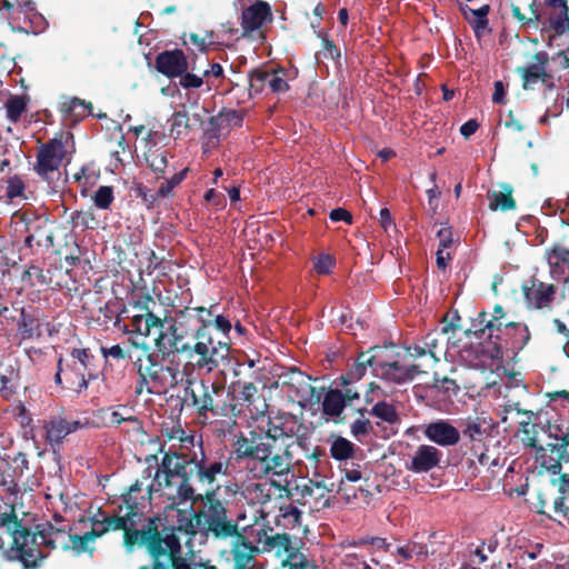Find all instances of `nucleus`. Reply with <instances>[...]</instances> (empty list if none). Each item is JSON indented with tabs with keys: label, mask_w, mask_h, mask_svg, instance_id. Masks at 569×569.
Segmentation results:
<instances>
[{
	"label": "nucleus",
	"mask_w": 569,
	"mask_h": 569,
	"mask_svg": "<svg viewBox=\"0 0 569 569\" xmlns=\"http://www.w3.org/2000/svg\"><path fill=\"white\" fill-rule=\"evenodd\" d=\"M133 366L139 375L137 393H141L143 388L149 393H160L177 387L180 381L179 370L164 366L152 353L143 352L133 361Z\"/></svg>",
	"instance_id": "9d476101"
},
{
	"label": "nucleus",
	"mask_w": 569,
	"mask_h": 569,
	"mask_svg": "<svg viewBox=\"0 0 569 569\" xmlns=\"http://www.w3.org/2000/svg\"><path fill=\"white\" fill-rule=\"evenodd\" d=\"M154 68L168 79H174L188 70L189 62L184 52L176 48L159 52L154 60Z\"/></svg>",
	"instance_id": "aec40b11"
},
{
	"label": "nucleus",
	"mask_w": 569,
	"mask_h": 569,
	"mask_svg": "<svg viewBox=\"0 0 569 569\" xmlns=\"http://www.w3.org/2000/svg\"><path fill=\"white\" fill-rule=\"evenodd\" d=\"M306 430L307 426L292 413L268 417L266 426L259 425L248 436L243 432L234 436L231 456H234L236 461H246V470L252 479L287 476L293 460L292 445L284 443L283 449L277 452L276 443L279 440H292Z\"/></svg>",
	"instance_id": "7ed1b4c3"
},
{
	"label": "nucleus",
	"mask_w": 569,
	"mask_h": 569,
	"mask_svg": "<svg viewBox=\"0 0 569 569\" xmlns=\"http://www.w3.org/2000/svg\"><path fill=\"white\" fill-rule=\"evenodd\" d=\"M252 530L250 540L253 541V545L258 548L261 545L262 551H274L279 557H284L290 550H296L298 543H301V539L289 533H273L271 527L252 526Z\"/></svg>",
	"instance_id": "dca6fc26"
},
{
	"label": "nucleus",
	"mask_w": 569,
	"mask_h": 569,
	"mask_svg": "<svg viewBox=\"0 0 569 569\" xmlns=\"http://www.w3.org/2000/svg\"><path fill=\"white\" fill-rule=\"evenodd\" d=\"M356 411L365 417V413H370L390 425L398 423L400 418L393 405L388 403L387 401H378L370 410L366 407L358 408Z\"/></svg>",
	"instance_id": "e433bc0d"
},
{
	"label": "nucleus",
	"mask_w": 569,
	"mask_h": 569,
	"mask_svg": "<svg viewBox=\"0 0 569 569\" xmlns=\"http://www.w3.org/2000/svg\"><path fill=\"white\" fill-rule=\"evenodd\" d=\"M356 446L343 437H337L330 446V455L337 461L348 460L353 456Z\"/></svg>",
	"instance_id": "37998d69"
},
{
	"label": "nucleus",
	"mask_w": 569,
	"mask_h": 569,
	"mask_svg": "<svg viewBox=\"0 0 569 569\" xmlns=\"http://www.w3.org/2000/svg\"><path fill=\"white\" fill-rule=\"evenodd\" d=\"M280 517L286 519L292 526H299L302 518V512L293 505L280 507Z\"/></svg>",
	"instance_id": "69168bd1"
},
{
	"label": "nucleus",
	"mask_w": 569,
	"mask_h": 569,
	"mask_svg": "<svg viewBox=\"0 0 569 569\" xmlns=\"http://www.w3.org/2000/svg\"><path fill=\"white\" fill-rule=\"evenodd\" d=\"M460 11L463 14L465 19L471 26L475 36L479 39L482 36L483 31L488 30V13L490 11V6L485 4L478 9H471L467 4H460Z\"/></svg>",
	"instance_id": "c85d7f7f"
},
{
	"label": "nucleus",
	"mask_w": 569,
	"mask_h": 569,
	"mask_svg": "<svg viewBox=\"0 0 569 569\" xmlns=\"http://www.w3.org/2000/svg\"><path fill=\"white\" fill-rule=\"evenodd\" d=\"M20 386L19 371L10 367L4 373H0V396L4 400H10Z\"/></svg>",
	"instance_id": "58836bf2"
},
{
	"label": "nucleus",
	"mask_w": 569,
	"mask_h": 569,
	"mask_svg": "<svg viewBox=\"0 0 569 569\" xmlns=\"http://www.w3.org/2000/svg\"><path fill=\"white\" fill-rule=\"evenodd\" d=\"M302 542L296 546V550H290L282 560V566L289 569H317V567L309 562L307 557L300 552Z\"/></svg>",
	"instance_id": "79ce46f5"
},
{
	"label": "nucleus",
	"mask_w": 569,
	"mask_h": 569,
	"mask_svg": "<svg viewBox=\"0 0 569 569\" xmlns=\"http://www.w3.org/2000/svg\"><path fill=\"white\" fill-rule=\"evenodd\" d=\"M533 4L539 17V29L547 36L550 46L562 38L563 28L568 26V0H535Z\"/></svg>",
	"instance_id": "f8f14e48"
},
{
	"label": "nucleus",
	"mask_w": 569,
	"mask_h": 569,
	"mask_svg": "<svg viewBox=\"0 0 569 569\" xmlns=\"http://www.w3.org/2000/svg\"><path fill=\"white\" fill-rule=\"evenodd\" d=\"M282 388H287L291 398L297 399L302 407L318 403L321 400V393L311 386V377L303 373L300 369L292 367L287 372L279 376Z\"/></svg>",
	"instance_id": "4468645a"
},
{
	"label": "nucleus",
	"mask_w": 569,
	"mask_h": 569,
	"mask_svg": "<svg viewBox=\"0 0 569 569\" xmlns=\"http://www.w3.org/2000/svg\"><path fill=\"white\" fill-rule=\"evenodd\" d=\"M69 146L73 147V134L70 131H60L47 142H40L33 171L42 180L50 181L54 174H60V167L69 154Z\"/></svg>",
	"instance_id": "9b49d317"
},
{
	"label": "nucleus",
	"mask_w": 569,
	"mask_h": 569,
	"mask_svg": "<svg viewBox=\"0 0 569 569\" xmlns=\"http://www.w3.org/2000/svg\"><path fill=\"white\" fill-rule=\"evenodd\" d=\"M386 366L383 370L377 373L381 379L397 385L411 381V376L407 373L406 366H401L397 359H392V362Z\"/></svg>",
	"instance_id": "ea45409f"
},
{
	"label": "nucleus",
	"mask_w": 569,
	"mask_h": 569,
	"mask_svg": "<svg viewBox=\"0 0 569 569\" xmlns=\"http://www.w3.org/2000/svg\"><path fill=\"white\" fill-rule=\"evenodd\" d=\"M90 381H93V379H89L87 372L76 365L74 361L64 362L62 356L59 357L54 375L56 385L81 395L88 390Z\"/></svg>",
	"instance_id": "a211bd4d"
},
{
	"label": "nucleus",
	"mask_w": 569,
	"mask_h": 569,
	"mask_svg": "<svg viewBox=\"0 0 569 569\" xmlns=\"http://www.w3.org/2000/svg\"><path fill=\"white\" fill-rule=\"evenodd\" d=\"M535 63L517 69L518 74L522 80V88L525 90H532L542 77H546L549 67V56L545 51H539L533 54Z\"/></svg>",
	"instance_id": "5701e85b"
},
{
	"label": "nucleus",
	"mask_w": 569,
	"mask_h": 569,
	"mask_svg": "<svg viewBox=\"0 0 569 569\" xmlns=\"http://www.w3.org/2000/svg\"><path fill=\"white\" fill-rule=\"evenodd\" d=\"M233 391H239V400H242L250 406L254 402V397L258 392V388L253 382H241L237 381L233 385Z\"/></svg>",
	"instance_id": "6e6d98bb"
},
{
	"label": "nucleus",
	"mask_w": 569,
	"mask_h": 569,
	"mask_svg": "<svg viewBox=\"0 0 569 569\" xmlns=\"http://www.w3.org/2000/svg\"><path fill=\"white\" fill-rule=\"evenodd\" d=\"M0 511V548L9 547L24 569L41 566L51 551L69 549L67 527H56L49 521L33 527L18 518L14 503Z\"/></svg>",
	"instance_id": "20e7f679"
},
{
	"label": "nucleus",
	"mask_w": 569,
	"mask_h": 569,
	"mask_svg": "<svg viewBox=\"0 0 569 569\" xmlns=\"http://www.w3.org/2000/svg\"><path fill=\"white\" fill-rule=\"evenodd\" d=\"M472 322L478 323L477 329H499L500 327L503 328V325L506 323H521L520 321L511 320L508 312L501 305H496L493 307L490 318H488V313L482 310Z\"/></svg>",
	"instance_id": "c756f323"
},
{
	"label": "nucleus",
	"mask_w": 569,
	"mask_h": 569,
	"mask_svg": "<svg viewBox=\"0 0 569 569\" xmlns=\"http://www.w3.org/2000/svg\"><path fill=\"white\" fill-rule=\"evenodd\" d=\"M26 184L23 180L14 174L7 180L6 196L12 200L14 198L24 197Z\"/></svg>",
	"instance_id": "4d7b16f0"
},
{
	"label": "nucleus",
	"mask_w": 569,
	"mask_h": 569,
	"mask_svg": "<svg viewBox=\"0 0 569 569\" xmlns=\"http://www.w3.org/2000/svg\"><path fill=\"white\" fill-rule=\"evenodd\" d=\"M189 114L187 111H176L169 119L170 122V134L177 139L181 136H186L189 132Z\"/></svg>",
	"instance_id": "a18cd8bd"
},
{
	"label": "nucleus",
	"mask_w": 569,
	"mask_h": 569,
	"mask_svg": "<svg viewBox=\"0 0 569 569\" xmlns=\"http://www.w3.org/2000/svg\"><path fill=\"white\" fill-rule=\"evenodd\" d=\"M82 427L79 420H68L62 417H53L44 421V439L53 451L60 448L63 439Z\"/></svg>",
	"instance_id": "412c9836"
},
{
	"label": "nucleus",
	"mask_w": 569,
	"mask_h": 569,
	"mask_svg": "<svg viewBox=\"0 0 569 569\" xmlns=\"http://www.w3.org/2000/svg\"><path fill=\"white\" fill-rule=\"evenodd\" d=\"M67 536L69 537V543H72V549L77 551V553H83L87 551L92 552L93 549L89 548V543L93 541L96 538H99L96 531H88L82 536L71 535L67 529Z\"/></svg>",
	"instance_id": "603ef678"
},
{
	"label": "nucleus",
	"mask_w": 569,
	"mask_h": 569,
	"mask_svg": "<svg viewBox=\"0 0 569 569\" xmlns=\"http://www.w3.org/2000/svg\"><path fill=\"white\" fill-rule=\"evenodd\" d=\"M150 305H156V301L150 295L142 296L139 300L133 302V308L138 311L131 317V327L130 333H138L144 337H148L152 333V330L156 329L159 336H163L166 339V343H169V340L172 339V332H170L171 337L168 338L166 333L161 331L163 328V320L156 316L150 307ZM171 331V327L169 328Z\"/></svg>",
	"instance_id": "ddd939ff"
},
{
	"label": "nucleus",
	"mask_w": 569,
	"mask_h": 569,
	"mask_svg": "<svg viewBox=\"0 0 569 569\" xmlns=\"http://www.w3.org/2000/svg\"><path fill=\"white\" fill-rule=\"evenodd\" d=\"M512 187L508 183L501 184V190L488 191L489 209L492 211H508L516 208V201L512 198Z\"/></svg>",
	"instance_id": "72a5a7b5"
},
{
	"label": "nucleus",
	"mask_w": 569,
	"mask_h": 569,
	"mask_svg": "<svg viewBox=\"0 0 569 569\" xmlns=\"http://www.w3.org/2000/svg\"><path fill=\"white\" fill-rule=\"evenodd\" d=\"M230 457L221 452H207L200 441L199 451L192 453L177 450L164 451L156 471L154 479L163 476L166 487L176 486L178 505L188 501L201 502L202 507L193 511L179 529L194 536L197 532L212 536L216 539H232L230 555L237 561V568L243 569L252 559V526L239 527L229 516L227 502L218 497L220 480L231 477Z\"/></svg>",
	"instance_id": "f257e3e1"
},
{
	"label": "nucleus",
	"mask_w": 569,
	"mask_h": 569,
	"mask_svg": "<svg viewBox=\"0 0 569 569\" xmlns=\"http://www.w3.org/2000/svg\"><path fill=\"white\" fill-rule=\"evenodd\" d=\"M287 70L283 68H256L249 73V96L259 94L266 87L272 93H284L290 89L287 81Z\"/></svg>",
	"instance_id": "f3484780"
},
{
	"label": "nucleus",
	"mask_w": 569,
	"mask_h": 569,
	"mask_svg": "<svg viewBox=\"0 0 569 569\" xmlns=\"http://www.w3.org/2000/svg\"><path fill=\"white\" fill-rule=\"evenodd\" d=\"M351 435L360 439L361 437H367L373 432L372 423L369 419H366L361 416V418L356 419L350 426Z\"/></svg>",
	"instance_id": "bf43d9fd"
},
{
	"label": "nucleus",
	"mask_w": 569,
	"mask_h": 569,
	"mask_svg": "<svg viewBox=\"0 0 569 569\" xmlns=\"http://www.w3.org/2000/svg\"><path fill=\"white\" fill-rule=\"evenodd\" d=\"M13 416L21 427H28L32 422L30 412L21 401L14 406Z\"/></svg>",
	"instance_id": "774afa93"
},
{
	"label": "nucleus",
	"mask_w": 569,
	"mask_h": 569,
	"mask_svg": "<svg viewBox=\"0 0 569 569\" xmlns=\"http://www.w3.org/2000/svg\"><path fill=\"white\" fill-rule=\"evenodd\" d=\"M29 98L27 96H10L4 107L7 118L12 123H18L21 116L27 111Z\"/></svg>",
	"instance_id": "a19ab883"
},
{
	"label": "nucleus",
	"mask_w": 569,
	"mask_h": 569,
	"mask_svg": "<svg viewBox=\"0 0 569 569\" xmlns=\"http://www.w3.org/2000/svg\"><path fill=\"white\" fill-rule=\"evenodd\" d=\"M134 517H128V512L124 516H104L102 518V528L97 533L99 537L113 530H123L128 525V521H132Z\"/></svg>",
	"instance_id": "8fccbe9b"
},
{
	"label": "nucleus",
	"mask_w": 569,
	"mask_h": 569,
	"mask_svg": "<svg viewBox=\"0 0 569 569\" xmlns=\"http://www.w3.org/2000/svg\"><path fill=\"white\" fill-rule=\"evenodd\" d=\"M60 110L66 120L78 122L91 113L92 103L73 97L63 101Z\"/></svg>",
	"instance_id": "473e14b6"
},
{
	"label": "nucleus",
	"mask_w": 569,
	"mask_h": 569,
	"mask_svg": "<svg viewBox=\"0 0 569 569\" xmlns=\"http://www.w3.org/2000/svg\"><path fill=\"white\" fill-rule=\"evenodd\" d=\"M521 431L523 443L536 449L541 467L551 475L560 473L561 463L569 462V430L563 429L557 421H548L525 423Z\"/></svg>",
	"instance_id": "39448f33"
},
{
	"label": "nucleus",
	"mask_w": 569,
	"mask_h": 569,
	"mask_svg": "<svg viewBox=\"0 0 569 569\" xmlns=\"http://www.w3.org/2000/svg\"><path fill=\"white\" fill-rule=\"evenodd\" d=\"M522 291L529 307L535 309L550 308L555 300L557 288L552 283H545L537 279H531L530 286L522 284Z\"/></svg>",
	"instance_id": "4be33fe9"
},
{
	"label": "nucleus",
	"mask_w": 569,
	"mask_h": 569,
	"mask_svg": "<svg viewBox=\"0 0 569 569\" xmlns=\"http://www.w3.org/2000/svg\"><path fill=\"white\" fill-rule=\"evenodd\" d=\"M123 543L129 549L137 543L146 547L152 565L140 566L138 569H167L169 557L181 552L179 537L173 531L162 536L152 522L141 530L130 529L127 525L123 529Z\"/></svg>",
	"instance_id": "423d86ee"
},
{
	"label": "nucleus",
	"mask_w": 569,
	"mask_h": 569,
	"mask_svg": "<svg viewBox=\"0 0 569 569\" xmlns=\"http://www.w3.org/2000/svg\"><path fill=\"white\" fill-rule=\"evenodd\" d=\"M508 323L499 329H477L478 323L472 322L466 330L467 337H475L488 343V355L492 360H502L509 353L516 356L530 340L529 328L526 323Z\"/></svg>",
	"instance_id": "0eeeda50"
},
{
	"label": "nucleus",
	"mask_w": 569,
	"mask_h": 569,
	"mask_svg": "<svg viewBox=\"0 0 569 569\" xmlns=\"http://www.w3.org/2000/svg\"><path fill=\"white\" fill-rule=\"evenodd\" d=\"M189 172V168H184L181 171L172 174L169 179L163 178V182L159 186L153 200L158 198H167L172 194V190L178 187L186 178Z\"/></svg>",
	"instance_id": "c03bdc74"
},
{
	"label": "nucleus",
	"mask_w": 569,
	"mask_h": 569,
	"mask_svg": "<svg viewBox=\"0 0 569 569\" xmlns=\"http://www.w3.org/2000/svg\"><path fill=\"white\" fill-rule=\"evenodd\" d=\"M122 498L128 511V517L136 518L142 513V510L151 499V486H149L144 492L142 482L140 480H136L134 483H132L127 491L122 493Z\"/></svg>",
	"instance_id": "bb28decb"
},
{
	"label": "nucleus",
	"mask_w": 569,
	"mask_h": 569,
	"mask_svg": "<svg viewBox=\"0 0 569 569\" xmlns=\"http://www.w3.org/2000/svg\"><path fill=\"white\" fill-rule=\"evenodd\" d=\"M172 339L166 343L163 336L154 339L156 347L163 356L171 353L186 355L188 361L183 366L182 375L186 376L184 399L190 400L199 416L237 417L241 413L238 403H233L234 397L227 403L220 405L216 398L226 393L224 387L210 383L203 379H197L194 371L211 373L230 357L231 320L228 316L218 312V305L210 307H184L177 313L176 323L171 327Z\"/></svg>",
	"instance_id": "f03ea898"
},
{
	"label": "nucleus",
	"mask_w": 569,
	"mask_h": 569,
	"mask_svg": "<svg viewBox=\"0 0 569 569\" xmlns=\"http://www.w3.org/2000/svg\"><path fill=\"white\" fill-rule=\"evenodd\" d=\"M462 436L471 442H481L486 436V429L480 418H468L465 420Z\"/></svg>",
	"instance_id": "49530a36"
},
{
	"label": "nucleus",
	"mask_w": 569,
	"mask_h": 569,
	"mask_svg": "<svg viewBox=\"0 0 569 569\" xmlns=\"http://www.w3.org/2000/svg\"><path fill=\"white\" fill-rule=\"evenodd\" d=\"M168 150L163 147H157L152 143L144 151V160L148 167L154 172L156 178H164L166 169L168 167Z\"/></svg>",
	"instance_id": "7c9ffc66"
},
{
	"label": "nucleus",
	"mask_w": 569,
	"mask_h": 569,
	"mask_svg": "<svg viewBox=\"0 0 569 569\" xmlns=\"http://www.w3.org/2000/svg\"><path fill=\"white\" fill-rule=\"evenodd\" d=\"M11 226L16 233H24V247L34 246L47 250L54 247V232L44 214L38 213L33 208H22L11 216Z\"/></svg>",
	"instance_id": "1a4fd4ad"
},
{
	"label": "nucleus",
	"mask_w": 569,
	"mask_h": 569,
	"mask_svg": "<svg viewBox=\"0 0 569 569\" xmlns=\"http://www.w3.org/2000/svg\"><path fill=\"white\" fill-rule=\"evenodd\" d=\"M335 266L336 259L333 256L328 253H321L315 261L313 268L318 274H329L331 273Z\"/></svg>",
	"instance_id": "680f3d73"
},
{
	"label": "nucleus",
	"mask_w": 569,
	"mask_h": 569,
	"mask_svg": "<svg viewBox=\"0 0 569 569\" xmlns=\"http://www.w3.org/2000/svg\"><path fill=\"white\" fill-rule=\"evenodd\" d=\"M295 489L300 492L302 499L315 498L316 500L323 498L327 490L322 481L311 479L303 485H297Z\"/></svg>",
	"instance_id": "09e8293b"
},
{
	"label": "nucleus",
	"mask_w": 569,
	"mask_h": 569,
	"mask_svg": "<svg viewBox=\"0 0 569 569\" xmlns=\"http://www.w3.org/2000/svg\"><path fill=\"white\" fill-rule=\"evenodd\" d=\"M433 388L438 390H442L443 392H450L457 393L459 391V386L457 385L456 380L449 378V377H439L437 373L433 375Z\"/></svg>",
	"instance_id": "338daca9"
},
{
	"label": "nucleus",
	"mask_w": 569,
	"mask_h": 569,
	"mask_svg": "<svg viewBox=\"0 0 569 569\" xmlns=\"http://www.w3.org/2000/svg\"><path fill=\"white\" fill-rule=\"evenodd\" d=\"M241 19L244 33L252 32L272 20L271 8L268 2L257 0L242 11Z\"/></svg>",
	"instance_id": "a878e982"
},
{
	"label": "nucleus",
	"mask_w": 569,
	"mask_h": 569,
	"mask_svg": "<svg viewBox=\"0 0 569 569\" xmlns=\"http://www.w3.org/2000/svg\"><path fill=\"white\" fill-rule=\"evenodd\" d=\"M23 280L29 281L32 286H46L52 289L63 288L66 286L61 271H59V276H57L51 269L43 270L34 264L30 266L24 271Z\"/></svg>",
	"instance_id": "cd10ccee"
},
{
	"label": "nucleus",
	"mask_w": 569,
	"mask_h": 569,
	"mask_svg": "<svg viewBox=\"0 0 569 569\" xmlns=\"http://www.w3.org/2000/svg\"><path fill=\"white\" fill-rule=\"evenodd\" d=\"M366 358H369L368 352H360L355 363L350 367L347 373L340 377V386L347 387L352 382L360 380L367 371V367L371 368V362H367Z\"/></svg>",
	"instance_id": "4c0bfd02"
},
{
	"label": "nucleus",
	"mask_w": 569,
	"mask_h": 569,
	"mask_svg": "<svg viewBox=\"0 0 569 569\" xmlns=\"http://www.w3.org/2000/svg\"><path fill=\"white\" fill-rule=\"evenodd\" d=\"M92 199L98 209L108 210L114 200L113 188L111 186H100Z\"/></svg>",
	"instance_id": "864d4df0"
},
{
	"label": "nucleus",
	"mask_w": 569,
	"mask_h": 569,
	"mask_svg": "<svg viewBox=\"0 0 569 569\" xmlns=\"http://www.w3.org/2000/svg\"><path fill=\"white\" fill-rule=\"evenodd\" d=\"M317 37L321 38L323 56L327 59L339 61L341 58L340 49L335 44L333 40L329 39L322 31H317Z\"/></svg>",
	"instance_id": "13d9d810"
},
{
	"label": "nucleus",
	"mask_w": 569,
	"mask_h": 569,
	"mask_svg": "<svg viewBox=\"0 0 569 569\" xmlns=\"http://www.w3.org/2000/svg\"><path fill=\"white\" fill-rule=\"evenodd\" d=\"M13 310L19 313L16 316L17 332L16 338L18 345L21 346L26 341H38L43 337V326L49 327L50 323L44 321L43 313L36 307L12 306Z\"/></svg>",
	"instance_id": "2eb2a0df"
},
{
	"label": "nucleus",
	"mask_w": 569,
	"mask_h": 569,
	"mask_svg": "<svg viewBox=\"0 0 569 569\" xmlns=\"http://www.w3.org/2000/svg\"><path fill=\"white\" fill-rule=\"evenodd\" d=\"M343 399L341 389L329 388L322 398V413L332 419L340 418L347 408Z\"/></svg>",
	"instance_id": "2f4dec72"
},
{
	"label": "nucleus",
	"mask_w": 569,
	"mask_h": 569,
	"mask_svg": "<svg viewBox=\"0 0 569 569\" xmlns=\"http://www.w3.org/2000/svg\"><path fill=\"white\" fill-rule=\"evenodd\" d=\"M70 357L76 365L87 372L89 379L97 380L99 378V372L94 365L96 357L89 348H73L70 351Z\"/></svg>",
	"instance_id": "c9c22d12"
},
{
	"label": "nucleus",
	"mask_w": 569,
	"mask_h": 569,
	"mask_svg": "<svg viewBox=\"0 0 569 569\" xmlns=\"http://www.w3.org/2000/svg\"><path fill=\"white\" fill-rule=\"evenodd\" d=\"M441 457V451L436 447L421 445L411 457L410 463H406V467L416 473L428 472L439 465Z\"/></svg>",
	"instance_id": "b1692460"
},
{
	"label": "nucleus",
	"mask_w": 569,
	"mask_h": 569,
	"mask_svg": "<svg viewBox=\"0 0 569 569\" xmlns=\"http://www.w3.org/2000/svg\"><path fill=\"white\" fill-rule=\"evenodd\" d=\"M425 436L432 442L442 446H455L460 440L459 430L447 420H438L426 426Z\"/></svg>",
	"instance_id": "393cba45"
},
{
	"label": "nucleus",
	"mask_w": 569,
	"mask_h": 569,
	"mask_svg": "<svg viewBox=\"0 0 569 569\" xmlns=\"http://www.w3.org/2000/svg\"><path fill=\"white\" fill-rule=\"evenodd\" d=\"M177 78H179V86L186 90L199 89L203 84V76H198L196 73L188 72V70L184 71V73L178 76Z\"/></svg>",
	"instance_id": "e2e57ef3"
},
{
	"label": "nucleus",
	"mask_w": 569,
	"mask_h": 569,
	"mask_svg": "<svg viewBox=\"0 0 569 569\" xmlns=\"http://www.w3.org/2000/svg\"><path fill=\"white\" fill-rule=\"evenodd\" d=\"M38 486V479L24 452H18L9 461L0 463V496L17 501Z\"/></svg>",
	"instance_id": "6e6552de"
},
{
	"label": "nucleus",
	"mask_w": 569,
	"mask_h": 569,
	"mask_svg": "<svg viewBox=\"0 0 569 569\" xmlns=\"http://www.w3.org/2000/svg\"><path fill=\"white\" fill-rule=\"evenodd\" d=\"M161 435L168 440H179L182 443L189 442L193 443V436H186L184 430L180 426H163L161 429Z\"/></svg>",
	"instance_id": "052dcab7"
},
{
	"label": "nucleus",
	"mask_w": 569,
	"mask_h": 569,
	"mask_svg": "<svg viewBox=\"0 0 569 569\" xmlns=\"http://www.w3.org/2000/svg\"><path fill=\"white\" fill-rule=\"evenodd\" d=\"M243 118L242 110L222 109L217 116L209 118L204 132L209 138L219 139L232 128L241 127Z\"/></svg>",
	"instance_id": "6ab92c4d"
},
{
	"label": "nucleus",
	"mask_w": 569,
	"mask_h": 569,
	"mask_svg": "<svg viewBox=\"0 0 569 569\" xmlns=\"http://www.w3.org/2000/svg\"><path fill=\"white\" fill-rule=\"evenodd\" d=\"M287 445H292L293 456L298 453L297 449L300 450V457L297 459V461H301L305 458V455H307L312 447L309 429L307 428L306 432H300L299 436L293 438Z\"/></svg>",
	"instance_id": "5fc2aeb1"
},
{
	"label": "nucleus",
	"mask_w": 569,
	"mask_h": 569,
	"mask_svg": "<svg viewBox=\"0 0 569 569\" xmlns=\"http://www.w3.org/2000/svg\"><path fill=\"white\" fill-rule=\"evenodd\" d=\"M94 220L92 212L76 210L70 214V222L73 228L81 227L83 229L91 228L90 222Z\"/></svg>",
	"instance_id": "0e129e2a"
},
{
	"label": "nucleus",
	"mask_w": 569,
	"mask_h": 569,
	"mask_svg": "<svg viewBox=\"0 0 569 569\" xmlns=\"http://www.w3.org/2000/svg\"><path fill=\"white\" fill-rule=\"evenodd\" d=\"M530 17L523 14L520 8L511 4V14L526 29L539 30V17H537V9L533 2L530 4Z\"/></svg>",
	"instance_id": "de8ad7c7"
},
{
	"label": "nucleus",
	"mask_w": 569,
	"mask_h": 569,
	"mask_svg": "<svg viewBox=\"0 0 569 569\" xmlns=\"http://www.w3.org/2000/svg\"><path fill=\"white\" fill-rule=\"evenodd\" d=\"M369 358H366L367 362H371V369L377 373L383 370L387 366L392 362L398 356L395 355V345L389 346H375L368 351Z\"/></svg>",
	"instance_id": "f704fd0d"
},
{
	"label": "nucleus",
	"mask_w": 569,
	"mask_h": 569,
	"mask_svg": "<svg viewBox=\"0 0 569 569\" xmlns=\"http://www.w3.org/2000/svg\"><path fill=\"white\" fill-rule=\"evenodd\" d=\"M167 569H218V567L212 566L207 562H188L187 559L181 557L180 553H176L174 557H169L167 560Z\"/></svg>",
	"instance_id": "3c124183"
}]
</instances>
